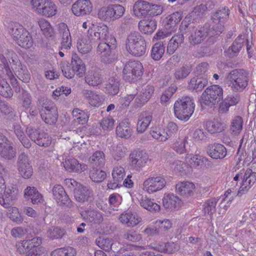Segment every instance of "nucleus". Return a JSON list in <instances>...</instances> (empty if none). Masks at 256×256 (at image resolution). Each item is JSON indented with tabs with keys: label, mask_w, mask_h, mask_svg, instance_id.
I'll return each mask as SVG.
<instances>
[{
	"label": "nucleus",
	"mask_w": 256,
	"mask_h": 256,
	"mask_svg": "<svg viewBox=\"0 0 256 256\" xmlns=\"http://www.w3.org/2000/svg\"><path fill=\"white\" fill-rule=\"evenodd\" d=\"M250 76L249 72L244 68L231 70L226 77V80L234 92H242L248 86Z\"/></svg>",
	"instance_id": "f257e3e1"
},
{
	"label": "nucleus",
	"mask_w": 256,
	"mask_h": 256,
	"mask_svg": "<svg viewBox=\"0 0 256 256\" xmlns=\"http://www.w3.org/2000/svg\"><path fill=\"white\" fill-rule=\"evenodd\" d=\"M125 47L127 52L135 56H144L146 52L145 40L138 32H132L128 34L125 40Z\"/></svg>",
	"instance_id": "f03ea898"
},
{
	"label": "nucleus",
	"mask_w": 256,
	"mask_h": 256,
	"mask_svg": "<svg viewBox=\"0 0 256 256\" xmlns=\"http://www.w3.org/2000/svg\"><path fill=\"white\" fill-rule=\"evenodd\" d=\"M116 44V40L112 36H108L104 41L99 42L97 53L100 57L102 62L106 64H110L116 60V57L112 53Z\"/></svg>",
	"instance_id": "7ed1b4c3"
},
{
	"label": "nucleus",
	"mask_w": 256,
	"mask_h": 256,
	"mask_svg": "<svg viewBox=\"0 0 256 256\" xmlns=\"http://www.w3.org/2000/svg\"><path fill=\"white\" fill-rule=\"evenodd\" d=\"M193 99L185 96L177 100L174 104V112L176 116L181 120L186 121L191 116L194 110Z\"/></svg>",
	"instance_id": "20e7f679"
},
{
	"label": "nucleus",
	"mask_w": 256,
	"mask_h": 256,
	"mask_svg": "<svg viewBox=\"0 0 256 256\" xmlns=\"http://www.w3.org/2000/svg\"><path fill=\"white\" fill-rule=\"evenodd\" d=\"M5 54L18 79L22 82H29L30 80V72L26 66L22 65L18 60L16 54L12 50H7Z\"/></svg>",
	"instance_id": "39448f33"
},
{
	"label": "nucleus",
	"mask_w": 256,
	"mask_h": 256,
	"mask_svg": "<svg viewBox=\"0 0 256 256\" xmlns=\"http://www.w3.org/2000/svg\"><path fill=\"white\" fill-rule=\"evenodd\" d=\"M223 98V90L218 85L207 88L201 96V104L210 108L214 106Z\"/></svg>",
	"instance_id": "423d86ee"
},
{
	"label": "nucleus",
	"mask_w": 256,
	"mask_h": 256,
	"mask_svg": "<svg viewBox=\"0 0 256 256\" xmlns=\"http://www.w3.org/2000/svg\"><path fill=\"white\" fill-rule=\"evenodd\" d=\"M125 12L123 6L118 4H112L101 8L98 16L101 20L106 22L114 21L122 16Z\"/></svg>",
	"instance_id": "0eeeda50"
},
{
	"label": "nucleus",
	"mask_w": 256,
	"mask_h": 256,
	"mask_svg": "<svg viewBox=\"0 0 256 256\" xmlns=\"http://www.w3.org/2000/svg\"><path fill=\"white\" fill-rule=\"evenodd\" d=\"M143 66L138 61H130L123 69V78L129 82H135L140 78L143 74Z\"/></svg>",
	"instance_id": "6e6552de"
},
{
	"label": "nucleus",
	"mask_w": 256,
	"mask_h": 256,
	"mask_svg": "<svg viewBox=\"0 0 256 256\" xmlns=\"http://www.w3.org/2000/svg\"><path fill=\"white\" fill-rule=\"evenodd\" d=\"M16 164L18 170L22 178L28 179L32 176L33 169L27 154L24 152L21 153L18 156Z\"/></svg>",
	"instance_id": "1a4fd4ad"
},
{
	"label": "nucleus",
	"mask_w": 256,
	"mask_h": 256,
	"mask_svg": "<svg viewBox=\"0 0 256 256\" xmlns=\"http://www.w3.org/2000/svg\"><path fill=\"white\" fill-rule=\"evenodd\" d=\"M16 156V150L13 147L12 142L3 134L0 133V157L12 160Z\"/></svg>",
	"instance_id": "9d476101"
},
{
	"label": "nucleus",
	"mask_w": 256,
	"mask_h": 256,
	"mask_svg": "<svg viewBox=\"0 0 256 256\" xmlns=\"http://www.w3.org/2000/svg\"><path fill=\"white\" fill-rule=\"evenodd\" d=\"M166 180L162 176L150 177L143 183V190L148 194H152L162 190L166 186Z\"/></svg>",
	"instance_id": "9b49d317"
},
{
	"label": "nucleus",
	"mask_w": 256,
	"mask_h": 256,
	"mask_svg": "<svg viewBox=\"0 0 256 256\" xmlns=\"http://www.w3.org/2000/svg\"><path fill=\"white\" fill-rule=\"evenodd\" d=\"M108 28L104 24H100L99 26L94 28V30L90 28L88 30L87 38L91 43L95 42L98 40L103 42L106 39L108 36Z\"/></svg>",
	"instance_id": "f8f14e48"
},
{
	"label": "nucleus",
	"mask_w": 256,
	"mask_h": 256,
	"mask_svg": "<svg viewBox=\"0 0 256 256\" xmlns=\"http://www.w3.org/2000/svg\"><path fill=\"white\" fill-rule=\"evenodd\" d=\"M148 160V154L142 150H134L130 155V164L136 170L144 166Z\"/></svg>",
	"instance_id": "ddd939ff"
},
{
	"label": "nucleus",
	"mask_w": 256,
	"mask_h": 256,
	"mask_svg": "<svg viewBox=\"0 0 256 256\" xmlns=\"http://www.w3.org/2000/svg\"><path fill=\"white\" fill-rule=\"evenodd\" d=\"M74 197L80 202H90L94 200V192L91 188L80 184L74 190Z\"/></svg>",
	"instance_id": "4468645a"
},
{
	"label": "nucleus",
	"mask_w": 256,
	"mask_h": 256,
	"mask_svg": "<svg viewBox=\"0 0 256 256\" xmlns=\"http://www.w3.org/2000/svg\"><path fill=\"white\" fill-rule=\"evenodd\" d=\"M92 10V5L90 0H78L72 5V10L76 16L88 14Z\"/></svg>",
	"instance_id": "2eb2a0df"
},
{
	"label": "nucleus",
	"mask_w": 256,
	"mask_h": 256,
	"mask_svg": "<svg viewBox=\"0 0 256 256\" xmlns=\"http://www.w3.org/2000/svg\"><path fill=\"white\" fill-rule=\"evenodd\" d=\"M58 32L60 36V50H70L72 46V38L67 25L61 22L58 25Z\"/></svg>",
	"instance_id": "dca6fc26"
},
{
	"label": "nucleus",
	"mask_w": 256,
	"mask_h": 256,
	"mask_svg": "<svg viewBox=\"0 0 256 256\" xmlns=\"http://www.w3.org/2000/svg\"><path fill=\"white\" fill-rule=\"evenodd\" d=\"M52 194L54 198L60 206H68L70 204L71 200L61 185H54L52 189Z\"/></svg>",
	"instance_id": "f3484780"
},
{
	"label": "nucleus",
	"mask_w": 256,
	"mask_h": 256,
	"mask_svg": "<svg viewBox=\"0 0 256 256\" xmlns=\"http://www.w3.org/2000/svg\"><path fill=\"white\" fill-rule=\"evenodd\" d=\"M256 181V172H252L251 169H248L244 176L242 186L238 192V195L246 193L251 186Z\"/></svg>",
	"instance_id": "a211bd4d"
},
{
	"label": "nucleus",
	"mask_w": 256,
	"mask_h": 256,
	"mask_svg": "<svg viewBox=\"0 0 256 256\" xmlns=\"http://www.w3.org/2000/svg\"><path fill=\"white\" fill-rule=\"evenodd\" d=\"M208 36V26L205 24L195 30L189 37L190 44L196 45L201 44Z\"/></svg>",
	"instance_id": "6ab92c4d"
},
{
	"label": "nucleus",
	"mask_w": 256,
	"mask_h": 256,
	"mask_svg": "<svg viewBox=\"0 0 256 256\" xmlns=\"http://www.w3.org/2000/svg\"><path fill=\"white\" fill-rule=\"evenodd\" d=\"M207 153L214 159H222L226 156L227 151L222 144L214 143L208 146Z\"/></svg>",
	"instance_id": "aec40b11"
},
{
	"label": "nucleus",
	"mask_w": 256,
	"mask_h": 256,
	"mask_svg": "<svg viewBox=\"0 0 256 256\" xmlns=\"http://www.w3.org/2000/svg\"><path fill=\"white\" fill-rule=\"evenodd\" d=\"M82 94L84 98L92 106L98 107L102 105L104 100V96L94 91L84 90Z\"/></svg>",
	"instance_id": "412c9836"
},
{
	"label": "nucleus",
	"mask_w": 256,
	"mask_h": 256,
	"mask_svg": "<svg viewBox=\"0 0 256 256\" xmlns=\"http://www.w3.org/2000/svg\"><path fill=\"white\" fill-rule=\"evenodd\" d=\"M186 161L189 167L190 168V172L192 168H198L202 166L208 162V159L202 156L187 154L186 156Z\"/></svg>",
	"instance_id": "4be33fe9"
},
{
	"label": "nucleus",
	"mask_w": 256,
	"mask_h": 256,
	"mask_svg": "<svg viewBox=\"0 0 256 256\" xmlns=\"http://www.w3.org/2000/svg\"><path fill=\"white\" fill-rule=\"evenodd\" d=\"M82 216L87 222L94 224H100L103 221L102 214L97 210H86L84 211Z\"/></svg>",
	"instance_id": "5701e85b"
},
{
	"label": "nucleus",
	"mask_w": 256,
	"mask_h": 256,
	"mask_svg": "<svg viewBox=\"0 0 256 256\" xmlns=\"http://www.w3.org/2000/svg\"><path fill=\"white\" fill-rule=\"evenodd\" d=\"M119 220L128 227H134L141 222L142 218L137 214L128 212L121 214L119 216Z\"/></svg>",
	"instance_id": "b1692460"
},
{
	"label": "nucleus",
	"mask_w": 256,
	"mask_h": 256,
	"mask_svg": "<svg viewBox=\"0 0 256 256\" xmlns=\"http://www.w3.org/2000/svg\"><path fill=\"white\" fill-rule=\"evenodd\" d=\"M154 86L151 85L144 86L140 95L135 100L138 106L146 103L152 97L154 92Z\"/></svg>",
	"instance_id": "393cba45"
},
{
	"label": "nucleus",
	"mask_w": 256,
	"mask_h": 256,
	"mask_svg": "<svg viewBox=\"0 0 256 256\" xmlns=\"http://www.w3.org/2000/svg\"><path fill=\"white\" fill-rule=\"evenodd\" d=\"M66 170L69 172H82L87 168V166L84 164H80L75 158H68L64 163Z\"/></svg>",
	"instance_id": "a878e982"
},
{
	"label": "nucleus",
	"mask_w": 256,
	"mask_h": 256,
	"mask_svg": "<svg viewBox=\"0 0 256 256\" xmlns=\"http://www.w3.org/2000/svg\"><path fill=\"white\" fill-rule=\"evenodd\" d=\"M194 189V184L187 181L178 182L176 186V192L178 194L185 196L192 195Z\"/></svg>",
	"instance_id": "bb28decb"
},
{
	"label": "nucleus",
	"mask_w": 256,
	"mask_h": 256,
	"mask_svg": "<svg viewBox=\"0 0 256 256\" xmlns=\"http://www.w3.org/2000/svg\"><path fill=\"white\" fill-rule=\"evenodd\" d=\"M152 120V116L149 112H143L138 116L136 129L139 133H143L148 128Z\"/></svg>",
	"instance_id": "cd10ccee"
},
{
	"label": "nucleus",
	"mask_w": 256,
	"mask_h": 256,
	"mask_svg": "<svg viewBox=\"0 0 256 256\" xmlns=\"http://www.w3.org/2000/svg\"><path fill=\"white\" fill-rule=\"evenodd\" d=\"M150 3L144 0H138L134 6V13L138 18L146 17L148 14Z\"/></svg>",
	"instance_id": "c85d7f7f"
},
{
	"label": "nucleus",
	"mask_w": 256,
	"mask_h": 256,
	"mask_svg": "<svg viewBox=\"0 0 256 256\" xmlns=\"http://www.w3.org/2000/svg\"><path fill=\"white\" fill-rule=\"evenodd\" d=\"M169 166L172 170L182 176L186 175L190 172V168L188 165L180 160L170 161Z\"/></svg>",
	"instance_id": "c756f323"
},
{
	"label": "nucleus",
	"mask_w": 256,
	"mask_h": 256,
	"mask_svg": "<svg viewBox=\"0 0 256 256\" xmlns=\"http://www.w3.org/2000/svg\"><path fill=\"white\" fill-rule=\"evenodd\" d=\"M184 40L183 34H177L174 36L168 43L167 53L170 55L172 54L177 48L184 42Z\"/></svg>",
	"instance_id": "7c9ffc66"
},
{
	"label": "nucleus",
	"mask_w": 256,
	"mask_h": 256,
	"mask_svg": "<svg viewBox=\"0 0 256 256\" xmlns=\"http://www.w3.org/2000/svg\"><path fill=\"white\" fill-rule=\"evenodd\" d=\"M182 18V14L178 12H174L167 16L165 20V28L171 32L174 31L176 25L180 22Z\"/></svg>",
	"instance_id": "2f4dec72"
},
{
	"label": "nucleus",
	"mask_w": 256,
	"mask_h": 256,
	"mask_svg": "<svg viewBox=\"0 0 256 256\" xmlns=\"http://www.w3.org/2000/svg\"><path fill=\"white\" fill-rule=\"evenodd\" d=\"M71 64L72 68L76 75L80 78L83 76L86 70L85 65L77 54H72Z\"/></svg>",
	"instance_id": "473e14b6"
},
{
	"label": "nucleus",
	"mask_w": 256,
	"mask_h": 256,
	"mask_svg": "<svg viewBox=\"0 0 256 256\" xmlns=\"http://www.w3.org/2000/svg\"><path fill=\"white\" fill-rule=\"evenodd\" d=\"M138 28L140 32L145 34H150L156 28V22L155 20H142L138 23Z\"/></svg>",
	"instance_id": "72a5a7b5"
},
{
	"label": "nucleus",
	"mask_w": 256,
	"mask_h": 256,
	"mask_svg": "<svg viewBox=\"0 0 256 256\" xmlns=\"http://www.w3.org/2000/svg\"><path fill=\"white\" fill-rule=\"evenodd\" d=\"M208 84V80L204 77H194L192 78L188 84L190 90H196V92L202 90Z\"/></svg>",
	"instance_id": "f704fd0d"
},
{
	"label": "nucleus",
	"mask_w": 256,
	"mask_h": 256,
	"mask_svg": "<svg viewBox=\"0 0 256 256\" xmlns=\"http://www.w3.org/2000/svg\"><path fill=\"white\" fill-rule=\"evenodd\" d=\"M140 205L144 208L152 212H158L160 206L154 202L153 199L146 196H142L139 200Z\"/></svg>",
	"instance_id": "c9c22d12"
},
{
	"label": "nucleus",
	"mask_w": 256,
	"mask_h": 256,
	"mask_svg": "<svg viewBox=\"0 0 256 256\" xmlns=\"http://www.w3.org/2000/svg\"><path fill=\"white\" fill-rule=\"evenodd\" d=\"M180 246L177 243L173 242L162 243L158 244L154 248L159 252L168 254H173L180 249Z\"/></svg>",
	"instance_id": "e433bc0d"
},
{
	"label": "nucleus",
	"mask_w": 256,
	"mask_h": 256,
	"mask_svg": "<svg viewBox=\"0 0 256 256\" xmlns=\"http://www.w3.org/2000/svg\"><path fill=\"white\" fill-rule=\"evenodd\" d=\"M116 133L118 136L128 138L132 134V128L128 122L126 120L120 123L116 128Z\"/></svg>",
	"instance_id": "4c0bfd02"
},
{
	"label": "nucleus",
	"mask_w": 256,
	"mask_h": 256,
	"mask_svg": "<svg viewBox=\"0 0 256 256\" xmlns=\"http://www.w3.org/2000/svg\"><path fill=\"white\" fill-rule=\"evenodd\" d=\"M18 194V190L16 186H6L4 192V202L8 206V202H12L17 198Z\"/></svg>",
	"instance_id": "58836bf2"
},
{
	"label": "nucleus",
	"mask_w": 256,
	"mask_h": 256,
	"mask_svg": "<svg viewBox=\"0 0 256 256\" xmlns=\"http://www.w3.org/2000/svg\"><path fill=\"white\" fill-rule=\"evenodd\" d=\"M163 205L166 208H176L180 203V198L173 194H164L162 198Z\"/></svg>",
	"instance_id": "ea45409f"
},
{
	"label": "nucleus",
	"mask_w": 256,
	"mask_h": 256,
	"mask_svg": "<svg viewBox=\"0 0 256 256\" xmlns=\"http://www.w3.org/2000/svg\"><path fill=\"white\" fill-rule=\"evenodd\" d=\"M40 15L46 18H52L58 12L57 6L52 0L47 2Z\"/></svg>",
	"instance_id": "a19ab883"
},
{
	"label": "nucleus",
	"mask_w": 256,
	"mask_h": 256,
	"mask_svg": "<svg viewBox=\"0 0 256 256\" xmlns=\"http://www.w3.org/2000/svg\"><path fill=\"white\" fill-rule=\"evenodd\" d=\"M9 33L15 41L24 34V31H27L22 25L18 22H12L9 26Z\"/></svg>",
	"instance_id": "79ce46f5"
},
{
	"label": "nucleus",
	"mask_w": 256,
	"mask_h": 256,
	"mask_svg": "<svg viewBox=\"0 0 256 256\" xmlns=\"http://www.w3.org/2000/svg\"><path fill=\"white\" fill-rule=\"evenodd\" d=\"M51 111H46L43 112L44 110L41 109L40 114L42 120L47 124H55L58 120V110Z\"/></svg>",
	"instance_id": "37998d69"
},
{
	"label": "nucleus",
	"mask_w": 256,
	"mask_h": 256,
	"mask_svg": "<svg viewBox=\"0 0 256 256\" xmlns=\"http://www.w3.org/2000/svg\"><path fill=\"white\" fill-rule=\"evenodd\" d=\"M119 82L114 76L110 77L106 84V92L110 95H116L119 92Z\"/></svg>",
	"instance_id": "c03bdc74"
},
{
	"label": "nucleus",
	"mask_w": 256,
	"mask_h": 256,
	"mask_svg": "<svg viewBox=\"0 0 256 256\" xmlns=\"http://www.w3.org/2000/svg\"><path fill=\"white\" fill-rule=\"evenodd\" d=\"M206 128L210 134H216L223 131L224 129V126L220 122L214 120L206 122Z\"/></svg>",
	"instance_id": "a18cd8bd"
},
{
	"label": "nucleus",
	"mask_w": 256,
	"mask_h": 256,
	"mask_svg": "<svg viewBox=\"0 0 256 256\" xmlns=\"http://www.w3.org/2000/svg\"><path fill=\"white\" fill-rule=\"evenodd\" d=\"M86 82L92 86H98L102 82L100 75L94 71H88L85 76Z\"/></svg>",
	"instance_id": "49530a36"
},
{
	"label": "nucleus",
	"mask_w": 256,
	"mask_h": 256,
	"mask_svg": "<svg viewBox=\"0 0 256 256\" xmlns=\"http://www.w3.org/2000/svg\"><path fill=\"white\" fill-rule=\"evenodd\" d=\"M77 48L78 52L81 54H88L92 49L90 40L87 38L80 39L77 42Z\"/></svg>",
	"instance_id": "de8ad7c7"
},
{
	"label": "nucleus",
	"mask_w": 256,
	"mask_h": 256,
	"mask_svg": "<svg viewBox=\"0 0 256 256\" xmlns=\"http://www.w3.org/2000/svg\"><path fill=\"white\" fill-rule=\"evenodd\" d=\"M218 200V198H213L207 200L203 204V212L205 214L212 216L216 212V206Z\"/></svg>",
	"instance_id": "09e8293b"
},
{
	"label": "nucleus",
	"mask_w": 256,
	"mask_h": 256,
	"mask_svg": "<svg viewBox=\"0 0 256 256\" xmlns=\"http://www.w3.org/2000/svg\"><path fill=\"white\" fill-rule=\"evenodd\" d=\"M165 51V46L162 42L156 43L152 50L151 56L155 60H160Z\"/></svg>",
	"instance_id": "8fccbe9b"
},
{
	"label": "nucleus",
	"mask_w": 256,
	"mask_h": 256,
	"mask_svg": "<svg viewBox=\"0 0 256 256\" xmlns=\"http://www.w3.org/2000/svg\"><path fill=\"white\" fill-rule=\"evenodd\" d=\"M1 66H0V68ZM0 94L6 98H10L13 96V91L4 78L0 76Z\"/></svg>",
	"instance_id": "3c124183"
},
{
	"label": "nucleus",
	"mask_w": 256,
	"mask_h": 256,
	"mask_svg": "<svg viewBox=\"0 0 256 256\" xmlns=\"http://www.w3.org/2000/svg\"><path fill=\"white\" fill-rule=\"evenodd\" d=\"M76 250L71 246L58 248L51 252V256H76Z\"/></svg>",
	"instance_id": "603ef678"
},
{
	"label": "nucleus",
	"mask_w": 256,
	"mask_h": 256,
	"mask_svg": "<svg viewBox=\"0 0 256 256\" xmlns=\"http://www.w3.org/2000/svg\"><path fill=\"white\" fill-rule=\"evenodd\" d=\"M16 43L22 48H28L32 46L33 40L30 32L27 30L24 32V34L16 41Z\"/></svg>",
	"instance_id": "864d4df0"
},
{
	"label": "nucleus",
	"mask_w": 256,
	"mask_h": 256,
	"mask_svg": "<svg viewBox=\"0 0 256 256\" xmlns=\"http://www.w3.org/2000/svg\"><path fill=\"white\" fill-rule=\"evenodd\" d=\"M152 137L159 141L164 142L168 139V134L166 132L165 128L157 126L154 128L150 132Z\"/></svg>",
	"instance_id": "5fc2aeb1"
},
{
	"label": "nucleus",
	"mask_w": 256,
	"mask_h": 256,
	"mask_svg": "<svg viewBox=\"0 0 256 256\" xmlns=\"http://www.w3.org/2000/svg\"><path fill=\"white\" fill-rule=\"evenodd\" d=\"M224 24L220 22H213L212 20L210 26L206 24V26H208V35L213 36L222 33L224 28Z\"/></svg>",
	"instance_id": "6e6d98bb"
},
{
	"label": "nucleus",
	"mask_w": 256,
	"mask_h": 256,
	"mask_svg": "<svg viewBox=\"0 0 256 256\" xmlns=\"http://www.w3.org/2000/svg\"><path fill=\"white\" fill-rule=\"evenodd\" d=\"M18 98L24 108L28 109L30 108L32 102V97L28 90L22 89Z\"/></svg>",
	"instance_id": "4d7b16f0"
},
{
	"label": "nucleus",
	"mask_w": 256,
	"mask_h": 256,
	"mask_svg": "<svg viewBox=\"0 0 256 256\" xmlns=\"http://www.w3.org/2000/svg\"><path fill=\"white\" fill-rule=\"evenodd\" d=\"M26 132L30 140L36 144L37 140H40V141L44 136H45L44 132H41L39 130L34 128L32 126H28L26 128Z\"/></svg>",
	"instance_id": "13d9d810"
},
{
	"label": "nucleus",
	"mask_w": 256,
	"mask_h": 256,
	"mask_svg": "<svg viewBox=\"0 0 256 256\" xmlns=\"http://www.w3.org/2000/svg\"><path fill=\"white\" fill-rule=\"evenodd\" d=\"M106 173L99 169L92 168L90 172V178L94 182H100L106 178Z\"/></svg>",
	"instance_id": "bf43d9fd"
},
{
	"label": "nucleus",
	"mask_w": 256,
	"mask_h": 256,
	"mask_svg": "<svg viewBox=\"0 0 256 256\" xmlns=\"http://www.w3.org/2000/svg\"><path fill=\"white\" fill-rule=\"evenodd\" d=\"M38 106L42 107L41 109H43V112L46 111H51L57 110L55 104L50 100L46 98L42 97L40 98L38 100Z\"/></svg>",
	"instance_id": "052dcab7"
},
{
	"label": "nucleus",
	"mask_w": 256,
	"mask_h": 256,
	"mask_svg": "<svg viewBox=\"0 0 256 256\" xmlns=\"http://www.w3.org/2000/svg\"><path fill=\"white\" fill-rule=\"evenodd\" d=\"M188 137L179 138L172 146V148L179 154H184L186 152V144L187 143Z\"/></svg>",
	"instance_id": "680f3d73"
},
{
	"label": "nucleus",
	"mask_w": 256,
	"mask_h": 256,
	"mask_svg": "<svg viewBox=\"0 0 256 256\" xmlns=\"http://www.w3.org/2000/svg\"><path fill=\"white\" fill-rule=\"evenodd\" d=\"M105 155L102 151H96L90 157V162L96 166L103 165L105 162Z\"/></svg>",
	"instance_id": "e2e57ef3"
},
{
	"label": "nucleus",
	"mask_w": 256,
	"mask_h": 256,
	"mask_svg": "<svg viewBox=\"0 0 256 256\" xmlns=\"http://www.w3.org/2000/svg\"><path fill=\"white\" fill-rule=\"evenodd\" d=\"M38 24L46 36H51L53 33V29L48 20L44 18L40 19L38 21Z\"/></svg>",
	"instance_id": "0e129e2a"
},
{
	"label": "nucleus",
	"mask_w": 256,
	"mask_h": 256,
	"mask_svg": "<svg viewBox=\"0 0 256 256\" xmlns=\"http://www.w3.org/2000/svg\"><path fill=\"white\" fill-rule=\"evenodd\" d=\"M243 120L242 117L236 116L234 118L230 126V130L234 134H238L242 128Z\"/></svg>",
	"instance_id": "69168bd1"
},
{
	"label": "nucleus",
	"mask_w": 256,
	"mask_h": 256,
	"mask_svg": "<svg viewBox=\"0 0 256 256\" xmlns=\"http://www.w3.org/2000/svg\"><path fill=\"white\" fill-rule=\"evenodd\" d=\"M228 9L226 8L218 10L212 16V20L213 22H220L224 23V20L229 15Z\"/></svg>",
	"instance_id": "338daca9"
},
{
	"label": "nucleus",
	"mask_w": 256,
	"mask_h": 256,
	"mask_svg": "<svg viewBox=\"0 0 256 256\" xmlns=\"http://www.w3.org/2000/svg\"><path fill=\"white\" fill-rule=\"evenodd\" d=\"M72 114L73 117L78 120V122L82 124H86L88 119V115L86 112L77 108L73 110Z\"/></svg>",
	"instance_id": "774afa93"
}]
</instances>
